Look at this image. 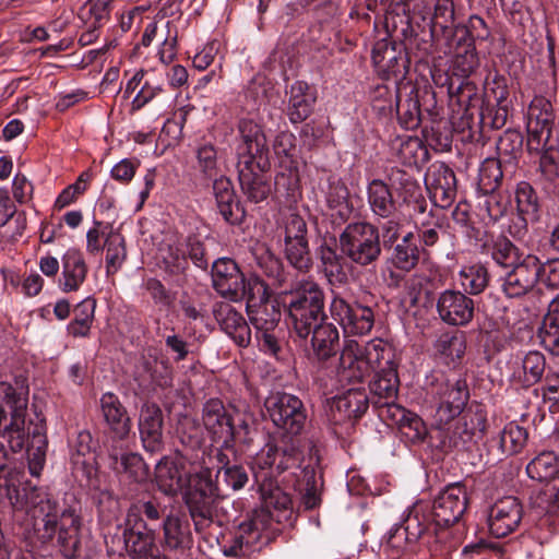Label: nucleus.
<instances>
[{"mask_svg": "<svg viewBox=\"0 0 559 559\" xmlns=\"http://www.w3.org/2000/svg\"><path fill=\"white\" fill-rule=\"evenodd\" d=\"M542 261L535 254H525L500 276V288L507 298H520L534 289L539 281Z\"/></svg>", "mask_w": 559, "mask_h": 559, "instance_id": "9b49d317", "label": "nucleus"}, {"mask_svg": "<svg viewBox=\"0 0 559 559\" xmlns=\"http://www.w3.org/2000/svg\"><path fill=\"white\" fill-rule=\"evenodd\" d=\"M87 275V265L82 252L69 249L62 257V277L60 287L64 293L76 292Z\"/></svg>", "mask_w": 559, "mask_h": 559, "instance_id": "ea45409f", "label": "nucleus"}, {"mask_svg": "<svg viewBox=\"0 0 559 559\" xmlns=\"http://www.w3.org/2000/svg\"><path fill=\"white\" fill-rule=\"evenodd\" d=\"M527 437L528 435L525 428L510 423L500 433V448L504 453L515 454L524 448Z\"/></svg>", "mask_w": 559, "mask_h": 559, "instance_id": "0e129e2a", "label": "nucleus"}, {"mask_svg": "<svg viewBox=\"0 0 559 559\" xmlns=\"http://www.w3.org/2000/svg\"><path fill=\"white\" fill-rule=\"evenodd\" d=\"M436 396L438 399V406L435 420L442 432V426L462 414L469 394L465 381L456 380L453 383L449 381L441 383L436 392Z\"/></svg>", "mask_w": 559, "mask_h": 559, "instance_id": "4be33fe9", "label": "nucleus"}, {"mask_svg": "<svg viewBox=\"0 0 559 559\" xmlns=\"http://www.w3.org/2000/svg\"><path fill=\"white\" fill-rule=\"evenodd\" d=\"M280 229L283 230L284 242L308 239L307 223L294 211L284 214Z\"/></svg>", "mask_w": 559, "mask_h": 559, "instance_id": "338daca9", "label": "nucleus"}, {"mask_svg": "<svg viewBox=\"0 0 559 559\" xmlns=\"http://www.w3.org/2000/svg\"><path fill=\"white\" fill-rule=\"evenodd\" d=\"M159 266L169 276L180 277L186 274L189 263L183 248L175 236L166 237L158 248Z\"/></svg>", "mask_w": 559, "mask_h": 559, "instance_id": "72a5a7b5", "label": "nucleus"}, {"mask_svg": "<svg viewBox=\"0 0 559 559\" xmlns=\"http://www.w3.org/2000/svg\"><path fill=\"white\" fill-rule=\"evenodd\" d=\"M203 425L211 440L226 448L235 443L236 425L219 399L206 401L202 408Z\"/></svg>", "mask_w": 559, "mask_h": 559, "instance_id": "dca6fc26", "label": "nucleus"}, {"mask_svg": "<svg viewBox=\"0 0 559 559\" xmlns=\"http://www.w3.org/2000/svg\"><path fill=\"white\" fill-rule=\"evenodd\" d=\"M311 345L318 360L325 361L336 354L340 345L338 330L328 320L318 322L313 330H310Z\"/></svg>", "mask_w": 559, "mask_h": 559, "instance_id": "4c0bfd02", "label": "nucleus"}, {"mask_svg": "<svg viewBox=\"0 0 559 559\" xmlns=\"http://www.w3.org/2000/svg\"><path fill=\"white\" fill-rule=\"evenodd\" d=\"M433 349L445 364L459 361L466 350L465 333L461 331L441 333L433 343Z\"/></svg>", "mask_w": 559, "mask_h": 559, "instance_id": "37998d69", "label": "nucleus"}, {"mask_svg": "<svg viewBox=\"0 0 559 559\" xmlns=\"http://www.w3.org/2000/svg\"><path fill=\"white\" fill-rule=\"evenodd\" d=\"M284 243V254L288 263L299 272H308L313 264L308 239Z\"/></svg>", "mask_w": 559, "mask_h": 559, "instance_id": "4d7b16f0", "label": "nucleus"}, {"mask_svg": "<svg viewBox=\"0 0 559 559\" xmlns=\"http://www.w3.org/2000/svg\"><path fill=\"white\" fill-rule=\"evenodd\" d=\"M0 437L13 453L26 449L29 473L39 476L46 463L48 449L46 419L27 413V397L0 382Z\"/></svg>", "mask_w": 559, "mask_h": 559, "instance_id": "f257e3e1", "label": "nucleus"}, {"mask_svg": "<svg viewBox=\"0 0 559 559\" xmlns=\"http://www.w3.org/2000/svg\"><path fill=\"white\" fill-rule=\"evenodd\" d=\"M503 173L501 163L498 158H486L480 167L478 174V186L484 193H492L500 186Z\"/></svg>", "mask_w": 559, "mask_h": 559, "instance_id": "e2e57ef3", "label": "nucleus"}, {"mask_svg": "<svg viewBox=\"0 0 559 559\" xmlns=\"http://www.w3.org/2000/svg\"><path fill=\"white\" fill-rule=\"evenodd\" d=\"M286 115L294 124L305 121L313 110L317 100L316 93L305 81H296L288 90Z\"/></svg>", "mask_w": 559, "mask_h": 559, "instance_id": "473e14b6", "label": "nucleus"}, {"mask_svg": "<svg viewBox=\"0 0 559 559\" xmlns=\"http://www.w3.org/2000/svg\"><path fill=\"white\" fill-rule=\"evenodd\" d=\"M114 468L118 473H126L134 481H142L147 477V467L142 456L138 453L127 452L119 457L112 456Z\"/></svg>", "mask_w": 559, "mask_h": 559, "instance_id": "bf43d9fd", "label": "nucleus"}, {"mask_svg": "<svg viewBox=\"0 0 559 559\" xmlns=\"http://www.w3.org/2000/svg\"><path fill=\"white\" fill-rule=\"evenodd\" d=\"M546 357L538 350L527 352L522 359V373L519 380L524 388L540 383L548 371Z\"/></svg>", "mask_w": 559, "mask_h": 559, "instance_id": "de8ad7c7", "label": "nucleus"}, {"mask_svg": "<svg viewBox=\"0 0 559 559\" xmlns=\"http://www.w3.org/2000/svg\"><path fill=\"white\" fill-rule=\"evenodd\" d=\"M386 238L392 243L401 241H409L414 239L415 226L411 218L409 205L402 206L400 211H395L386 215Z\"/></svg>", "mask_w": 559, "mask_h": 559, "instance_id": "a18cd8bd", "label": "nucleus"}, {"mask_svg": "<svg viewBox=\"0 0 559 559\" xmlns=\"http://www.w3.org/2000/svg\"><path fill=\"white\" fill-rule=\"evenodd\" d=\"M396 115L403 128L416 129L420 123V107L417 98L408 96L402 99L401 96H397Z\"/></svg>", "mask_w": 559, "mask_h": 559, "instance_id": "69168bd1", "label": "nucleus"}, {"mask_svg": "<svg viewBox=\"0 0 559 559\" xmlns=\"http://www.w3.org/2000/svg\"><path fill=\"white\" fill-rule=\"evenodd\" d=\"M425 186L435 205L447 209L456 197V179L453 170L442 162L432 163L425 174Z\"/></svg>", "mask_w": 559, "mask_h": 559, "instance_id": "5701e85b", "label": "nucleus"}, {"mask_svg": "<svg viewBox=\"0 0 559 559\" xmlns=\"http://www.w3.org/2000/svg\"><path fill=\"white\" fill-rule=\"evenodd\" d=\"M538 338L550 355L559 357V295L548 306V312L538 329Z\"/></svg>", "mask_w": 559, "mask_h": 559, "instance_id": "79ce46f5", "label": "nucleus"}, {"mask_svg": "<svg viewBox=\"0 0 559 559\" xmlns=\"http://www.w3.org/2000/svg\"><path fill=\"white\" fill-rule=\"evenodd\" d=\"M162 548L165 552H171L177 558L186 556L193 546V536L190 525L179 515L167 513L164 518Z\"/></svg>", "mask_w": 559, "mask_h": 559, "instance_id": "cd10ccee", "label": "nucleus"}, {"mask_svg": "<svg viewBox=\"0 0 559 559\" xmlns=\"http://www.w3.org/2000/svg\"><path fill=\"white\" fill-rule=\"evenodd\" d=\"M264 521L260 516H253L239 524L234 533L230 544L224 547V554L227 557L248 556L259 550L262 544H266L269 538L263 540Z\"/></svg>", "mask_w": 559, "mask_h": 559, "instance_id": "bb28decb", "label": "nucleus"}, {"mask_svg": "<svg viewBox=\"0 0 559 559\" xmlns=\"http://www.w3.org/2000/svg\"><path fill=\"white\" fill-rule=\"evenodd\" d=\"M330 312L345 333L364 335L373 326V312L369 307L349 305L343 297L335 295L330 305Z\"/></svg>", "mask_w": 559, "mask_h": 559, "instance_id": "a211bd4d", "label": "nucleus"}, {"mask_svg": "<svg viewBox=\"0 0 559 559\" xmlns=\"http://www.w3.org/2000/svg\"><path fill=\"white\" fill-rule=\"evenodd\" d=\"M467 508V492L461 483L448 485L433 500L432 518L440 527L456 523Z\"/></svg>", "mask_w": 559, "mask_h": 559, "instance_id": "f3484780", "label": "nucleus"}, {"mask_svg": "<svg viewBox=\"0 0 559 559\" xmlns=\"http://www.w3.org/2000/svg\"><path fill=\"white\" fill-rule=\"evenodd\" d=\"M384 357V341L380 337L369 341L362 354L359 344L349 340L346 341L336 366V377L340 383L350 384L360 382L364 378L365 370L364 364L367 365L370 377L369 389L371 393V401L376 407L382 408L384 406V388L382 380L384 379V368L382 367V359Z\"/></svg>", "mask_w": 559, "mask_h": 559, "instance_id": "7ed1b4c3", "label": "nucleus"}, {"mask_svg": "<svg viewBox=\"0 0 559 559\" xmlns=\"http://www.w3.org/2000/svg\"><path fill=\"white\" fill-rule=\"evenodd\" d=\"M480 252L490 257L495 264L503 270L514 265L525 255L503 235L489 237L480 246Z\"/></svg>", "mask_w": 559, "mask_h": 559, "instance_id": "f704fd0d", "label": "nucleus"}, {"mask_svg": "<svg viewBox=\"0 0 559 559\" xmlns=\"http://www.w3.org/2000/svg\"><path fill=\"white\" fill-rule=\"evenodd\" d=\"M166 511L167 507L156 497L139 499L129 507L126 519L144 520L147 525L148 523L157 524L163 523L167 515Z\"/></svg>", "mask_w": 559, "mask_h": 559, "instance_id": "49530a36", "label": "nucleus"}, {"mask_svg": "<svg viewBox=\"0 0 559 559\" xmlns=\"http://www.w3.org/2000/svg\"><path fill=\"white\" fill-rule=\"evenodd\" d=\"M135 378L140 385L165 389L173 384V369L167 359L158 358L150 350L142 355L136 366Z\"/></svg>", "mask_w": 559, "mask_h": 559, "instance_id": "7c9ffc66", "label": "nucleus"}, {"mask_svg": "<svg viewBox=\"0 0 559 559\" xmlns=\"http://www.w3.org/2000/svg\"><path fill=\"white\" fill-rule=\"evenodd\" d=\"M389 260L392 266L397 270V272H390L391 280L397 285L404 278V274L413 270L419 260V251L415 238L409 241L397 242L393 247Z\"/></svg>", "mask_w": 559, "mask_h": 559, "instance_id": "a19ab883", "label": "nucleus"}, {"mask_svg": "<svg viewBox=\"0 0 559 559\" xmlns=\"http://www.w3.org/2000/svg\"><path fill=\"white\" fill-rule=\"evenodd\" d=\"M454 2L453 0H437L435 3L433 16L430 20L431 33L436 32L437 27L448 35V38L453 35L455 27L459 25L454 24Z\"/></svg>", "mask_w": 559, "mask_h": 559, "instance_id": "13d9d810", "label": "nucleus"}, {"mask_svg": "<svg viewBox=\"0 0 559 559\" xmlns=\"http://www.w3.org/2000/svg\"><path fill=\"white\" fill-rule=\"evenodd\" d=\"M515 202L520 218L526 224L539 219V202L534 188L526 181L518 183L515 189Z\"/></svg>", "mask_w": 559, "mask_h": 559, "instance_id": "09e8293b", "label": "nucleus"}, {"mask_svg": "<svg viewBox=\"0 0 559 559\" xmlns=\"http://www.w3.org/2000/svg\"><path fill=\"white\" fill-rule=\"evenodd\" d=\"M258 264L276 288H286L292 281V273L285 269L282 260L270 251L261 254Z\"/></svg>", "mask_w": 559, "mask_h": 559, "instance_id": "603ef678", "label": "nucleus"}, {"mask_svg": "<svg viewBox=\"0 0 559 559\" xmlns=\"http://www.w3.org/2000/svg\"><path fill=\"white\" fill-rule=\"evenodd\" d=\"M270 167V160H266L265 164L260 162H238L240 189L249 202L260 203L271 195L273 183Z\"/></svg>", "mask_w": 559, "mask_h": 559, "instance_id": "4468645a", "label": "nucleus"}, {"mask_svg": "<svg viewBox=\"0 0 559 559\" xmlns=\"http://www.w3.org/2000/svg\"><path fill=\"white\" fill-rule=\"evenodd\" d=\"M324 292L322 287L309 280H302L286 293L284 306L293 330L300 338H307L310 330L322 320H328L324 310Z\"/></svg>", "mask_w": 559, "mask_h": 559, "instance_id": "20e7f679", "label": "nucleus"}, {"mask_svg": "<svg viewBox=\"0 0 559 559\" xmlns=\"http://www.w3.org/2000/svg\"><path fill=\"white\" fill-rule=\"evenodd\" d=\"M213 316L221 329L240 347H247L251 341V330L243 316L226 301L213 306Z\"/></svg>", "mask_w": 559, "mask_h": 559, "instance_id": "c85d7f7f", "label": "nucleus"}, {"mask_svg": "<svg viewBox=\"0 0 559 559\" xmlns=\"http://www.w3.org/2000/svg\"><path fill=\"white\" fill-rule=\"evenodd\" d=\"M485 96L489 102H495L498 106L497 115L493 119V124L496 127H501L504 124V120L507 117V99L509 97V90L507 84V79L495 72L493 74H489L485 81Z\"/></svg>", "mask_w": 559, "mask_h": 559, "instance_id": "c03bdc74", "label": "nucleus"}, {"mask_svg": "<svg viewBox=\"0 0 559 559\" xmlns=\"http://www.w3.org/2000/svg\"><path fill=\"white\" fill-rule=\"evenodd\" d=\"M138 429L140 440L146 452L162 453L164 442V414L162 408L153 402L144 403L139 412Z\"/></svg>", "mask_w": 559, "mask_h": 559, "instance_id": "412c9836", "label": "nucleus"}, {"mask_svg": "<svg viewBox=\"0 0 559 559\" xmlns=\"http://www.w3.org/2000/svg\"><path fill=\"white\" fill-rule=\"evenodd\" d=\"M426 526L419 522L417 515H408L402 525L394 524L390 531L386 546L392 543V547H400V540L416 542L425 532Z\"/></svg>", "mask_w": 559, "mask_h": 559, "instance_id": "5fc2aeb1", "label": "nucleus"}, {"mask_svg": "<svg viewBox=\"0 0 559 559\" xmlns=\"http://www.w3.org/2000/svg\"><path fill=\"white\" fill-rule=\"evenodd\" d=\"M107 274L116 273L127 257L124 238L118 233H109L105 240Z\"/></svg>", "mask_w": 559, "mask_h": 559, "instance_id": "680f3d73", "label": "nucleus"}, {"mask_svg": "<svg viewBox=\"0 0 559 559\" xmlns=\"http://www.w3.org/2000/svg\"><path fill=\"white\" fill-rule=\"evenodd\" d=\"M246 310L257 331L274 330L280 320L278 302L269 293L267 285L258 277L249 278Z\"/></svg>", "mask_w": 559, "mask_h": 559, "instance_id": "9d476101", "label": "nucleus"}, {"mask_svg": "<svg viewBox=\"0 0 559 559\" xmlns=\"http://www.w3.org/2000/svg\"><path fill=\"white\" fill-rule=\"evenodd\" d=\"M241 143L238 146V162H260L269 159V145L263 128L251 119H241L238 123Z\"/></svg>", "mask_w": 559, "mask_h": 559, "instance_id": "a878e982", "label": "nucleus"}, {"mask_svg": "<svg viewBox=\"0 0 559 559\" xmlns=\"http://www.w3.org/2000/svg\"><path fill=\"white\" fill-rule=\"evenodd\" d=\"M212 283L221 296L231 301H240L249 293V280H246L238 264L229 258H221L213 263Z\"/></svg>", "mask_w": 559, "mask_h": 559, "instance_id": "2eb2a0df", "label": "nucleus"}, {"mask_svg": "<svg viewBox=\"0 0 559 559\" xmlns=\"http://www.w3.org/2000/svg\"><path fill=\"white\" fill-rule=\"evenodd\" d=\"M37 538L59 547L64 559H74L80 549L81 518L72 507H60L48 493H38L32 503Z\"/></svg>", "mask_w": 559, "mask_h": 559, "instance_id": "f03ea898", "label": "nucleus"}, {"mask_svg": "<svg viewBox=\"0 0 559 559\" xmlns=\"http://www.w3.org/2000/svg\"><path fill=\"white\" fill-rule=\"evenodd\" d=\"M157 488L166 496L175 497L186 486V477L181 467L167 456L162 457L155 466Z\"/></svg>", "mask_w": 559, "mask_h": 559, "instance_id": "e433bc0d", "label": "nucleus"}, {"mask_svg": "<svg viewBox=\"0 0 559 559\" xmlns=\"http://www.w3.org/2000/svg\"><path fill=\"white\" fill-rule=\"evenodd\" d=\"M528 476L539 481H549L559 475V457L554 451H544L526 466Z\"/></svg>", "mask_w": 559, "mask_h": 559, "instance_id": "8fccbe9b", "label": "nucleus"}, {"mask_svg": "<svg viewBox=\"0 0 559 559\" xmlns=\"http://www.w3.org/2000/svg\"><path fill=\"white\" fill-rule=\"evenodd\" d=\"M461 286L469 295H478L488 285V271L481 264L463 266L459 273Z\"/></svg>", "mask_w": 559, "mask_h": 559, "instance_id": "6e6d98bb", "label": "nucleus"}, {"mask_svg": "<svg viewBox=\"0 0 559 559\" xmlns=\"http://www.w3.org/2000/svg\"><path fill=\"white\" fill-rule=\"evenodd\" d=\"M178 438L185 450L194 452L202 449L204 435L201 426L191 419H186L178 428Z\"/></svg>", "mask_w": 559, "mask_h": 559, "instance_id": "774afa93", "label": "nucleus"}, {"mask_svg": "<svg viewBox=\"0 0 559 559\" xmlns=\"http://www.w3.org/2000/svg\"><path fill=\"white\" fill-rule=\"evenodd\" d=\"M264 407L271 421L278 429L277 435H301L308 414L304 402L298 396L274 392L265 399Z\"/></svg>", "mask_w": 559, "mask_h": 559, "instance_id": "423d86ee", "label": "nucleus"}, {"mask_svg": "<svg viewBox=\"0 0 559 559\" xmlns=\"http://www.w3.org/2000/svg\"><path fill=\"white\" fill-rule=\"evenodd\" d=\"M320 260L324 266V273L330 283L344 284L347 282L348 276L345 271V259L338 254L335 249L323 245L320 247Z\"/></svg>", "mask_w": 559, "mask_h": 559, "instance_id": "864d4df0", "label": "nucleus"}, {"mask_svg": "<svg viewBox=\"0 0 559 559\" xmlns=\"http://www.w3.org/2000/svg\"><path fill=\"white\" fill-rule=\"evenodd\" d=\"M487 414L479 405L468 407L455 424L441 433V447L444 450L469 449L486 430Z\"/></svg>", "mask_w": 559, "mask_h": 559, "instance_id": "1a4fd4ad", "label": "nucleus"}, {"mask_svg": "<svg viewBox=\"0 0 559 559\" xmlns=\"http://www.w3.org/2000/svg\"><path fill=\"white\" fill-rule=\"evenodd\" d=\"M99 403L104 420L112 438L127 439L131 431V419L119 397L107 392L102 395Z\"/></svg>", "mask_w": 559, "mask_h": 559, "instance_id": "2f4dec72", "label": "nucleus"}, {"mask_svg": "<svg viewBox=\"0 0 559 559\" xmlns=\"http://www.w3.org/2000/svg\"><path fill=\"white\" fill-rule=\"evenodd\" d=\"M523 518V507L518 498L507 496L498 499L488 510V530L496 538L514 532Z\"/></svg>", "mask_w": 559, "mask_h": 559, "instance_id": "aec40b11", "label": "nucleus"}, {"mask_svg": "<svg viewBox=\"0 0 559 559\" xmlns=\"http://www.w3.org/2000/svg\"><path fill=\"white\" fill-rule=\"evenodd\" d=\"M397 384L396 369L386 361V427L396 428L409 442L421 441L426 435L424 421L403 406L390 402L397 391Z\"/></svg>", "mask_w": 559, "mask_h": 559, "instance_id": "6e6552de", "label": "nucleus"}, {"mask_svg": "<svg viewBox=\"0 0 559 559\" xmlns=\"http://www.w3.org/2000/svg\"><path fill=\"white\" fill-rule=\"evenodd\" d=\"M319 461V450L317 449L316 444L310 441L309 463L302 469V487L300 488V506L305 510H313L321 503L320 488L313 467V464H318Z\"/></svg>", "mask_w": 559, "mask_h": 559, "instance_id": "c9c22d12", "label": "nucleus"}, {"mask_svg": "<svg viewBox=\"0 0 559 559\" xmlns=\"http://www.w3.org/2000/svg\"><path fill=\"white\" fill-rule=\"evenodd\" d=\"M267 451L263 464L284 473L299 467L304 461L300 435H277L274 442L266 444Z\"/></svg>", "mask_w": 559, "mask_h": 559, "instance_id": "6ab92c4d", "label": "nucleus"}, {"mask_svg": "<svg viewBox=\"0 0 559 559\" xmlns=\"http://www.w3.org/2000/svg\"><path fill=\"white\" fill-rule=\"evenodd\" d=\"M213 194L216 206L224 221L230 225H240L246 217V211L237 200L231 181L225 177L213 178Z\"/></svg>", "mask_w": 559, "mask_h": 559, "instance_id": "c756f323", "label": "nucleus"}, {"mask_svg": "<svg viewBox=\"0 0 559 559\" xmlns=\"http://www.w3.org/2000/svg\"><path fill=\"white\" fill-rule=\"evenodd\" d=\"M254 478L260 492V499L269 511L271 509L280 511L290 509V497L276 484L269 469H262L257 473Z\"/></svg>", "mask_w": 559, "mask_h": 559, "instance_id": "58836bf2", "label": "nucleus"}, {"mask_svg": "<svg viewBox=\"0 0 559 559\" xmlns=\"http://www.w3.org/2000/svg\"><path fill=\"white\" fill-rule=\"evenodd\" d=\"M437 312L444 323L464 326L474 318L475 304L460 290L445 289L437 299Z\"/></svg>", "mask_w": 559, "mask_h": 559, "instance_id": "393cba45", "label": "nucleus"}, {"mask_svg": "<svg viewBox=\"0 0 559 559\" xmlns=\"http://www.w3.org/2000/svg\"><path fill=\"white\" fill-rule=\"evenodd\" d=\"M122 550L131 559H167L155 544V531L144 520L126 519L122 531Z\"/></svg>", "mask_w": 559, "mask_h": 559, "instance_id": "ddd939ff", "label": "nucleus"}, {"mask_svg": "<svg viewBox=\"0 0 559 559\" xmlns=\"http://www.w3.org/2000/svg\"><path fill=\"white\" fill-rule=\"evenodd\" d=\"M449 52L452 53L450 70L453 75L467 79L478 69L480 60L476 50L474 38L465 26L455 27V32L448 38Z\"/></svg>", "mask_w": 559, "mask_h": 559, "instance_id": "f8f14e48", "label": "nucleus"}, {"mask_svg": "<svg viewBox=\"0 0 559 559\" xmlns=\"http://www.w3.org/2000/svg\"><path fill=\"white\" fill-rule=\"evenodd\" d=\"M182 499L194 530L201 533L209 528L217 518V504L221 499L218 484L212 479L209 468L190 476Z\"/></svg>", "mask_w": 559, "mask_h": 559, "instance_id": "39448f33", "label": "nucleus"}, {"mask_svg": "<svg viewBox=\"0 0 559 559\" xmlns=\"http://www.w3.org/2000/svg\"><path fill=\"white\" fill-rule=\"evenodd\" d=\"M95 309L96 299L92 297L85 298L74 307V318L68 325V331L72 336H88L92 323L94 321Z\"/></svg>", "mask_w": 559, "mask_h": 559, "instance_id": "3c124183", "label": "nucleus"}, {"mask_svg": "<svg viewBox=\"0 0 559 559\" xmlns=\"http://www.w3.org/2000/svg\"><path fill=\"white\" fill-rule=\"evenodd\" d=\"M554 119L551 103L543 96H535L527 109L526 124L552 129Z\"/></svg>", "mask_w": 559, "mask_h": 559, "instance_id": "052dcab7", "label": "nucleus"}, {"mask_svg": "<svg viewBox=\"0 0 559 559\" xmlns=\"http://www.w3.org/2000/svg\"><path fill=\"white\" fill-rule=\"evenodd\" d=\"M368 408V396L355 389L347 390L343 395L326 400L325 415L334 426L352 424Z\"/></svg>", "mask_w": 559, "mask_h": 559, "instance_id": "b1692460", "label": "nucleus"}, {"mask_svg": "<svg viewBox=\"0 0 559 559\" xmlns=\"http://www.w3.org/2000/svg\"><path fill=\"white\" fill-rule=\"evenodd\" d=\"M340 248L353 262L367 265L381 253L379 233L368 223L349 224L340 236Z\"/></svg>", "mask_w": 559, "mask_h": 559, "instance_id": "0eeeda50", "label": "nucleus"}]
</instances>
